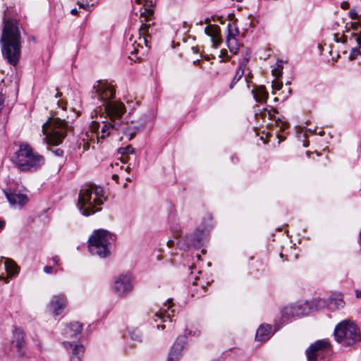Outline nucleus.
Returning a JSON list of instances; mask_svg holds the SVG:
<instances>
[{
	"label": "nucleus",
	"mask_w": 361,
	"mask_h": 361,
	"mask_svg": "<svg viewBox=\"0 0 361 361\" xmlns=\"http://www.w3.org/2000/svg\"><path fill=\"white\" fill-rule=\"evenodd\" d=\"M4 264L5 269L9 276H13L18 273L20 268L13 260L6 259Z\"/></svg>",
	"instance_id": "25"
},
{
	"label": "nucleus",
	"mask_w": 361,
	"mask_h": 361,
	"mask_svg": "<svg viewBox=\"0 0 361 361\" xmlns=\"http://www.w3.org/2000/svg\"><path fill=\"white\" fill-rule=\"evenodd\" d=\"M206 235L207 231L205 228L197 227L190 239V245L197 248L200 247L203 245L204 239Z\"/></svg>",
	"instance_id": "15"
},
{
	"label": "nucleus",
	"mask_w": 361,
	"mask_h": 361,
	"mask_svg": "<svg viewBox=\"0 0 361 361\" xmlns=\"http://www.w3.org/2000/svg\"><path fill=\"white\" fill-rule=\"evenodd\" d=\"M68 124L59 118H49L43 126V133L47 136L49 144L57 145L66 136Z\"/></svg>",
	"instance_id": "6"
},
{
	"label": "nucleus",
	"mask_w": 361,
	"mask_h": 361,
	"mask_svg": "<svg viewBox=\"0 0 361 361\" xmlns=\"http://www.w3.org/2000/svg\"><path fill=\"white\" fill-rule=\"evenodd\" d=\"M341 7L343 9H348L350 7V4L348 1H343L341 4Z\"/></svg>",
	"instance_id": "39"
},
{
	"label": "nucleus",
	"mask_w": 361,
	"mask_h": 361,
	"mask_svg": "<svg viewBox=\"0 0 361 361\" xmlns=\"http://www.w3.org/2000/svg\"><path fill=\"white\" fill-rule=\"evenodd\" d=\"M174 245V242L173 240H169L168 242H167V245L169 247H171L172 246H173Z\"/></svg>",
	"instance_id": "46"
},
{
	"label": "nucleus",
	"mask_w": 361,
	"mask_h": 361,
	"mask_svg": "<svg viewBox=\"0 0 361 361\" xmlns=\"http://www.w3.org/2000/svg\"><path fill=\"white\" fill-rule=\"evenodd\" d=\"M0 279H2V277L0 276Z\"/></svg>",
	"instance_id": "61"
},
{
	"label": "nucleus",
	"mask_w": 361,
	"mask_h": 361,
	"mask_svg": "<svg viewBox=\"0 0 361 361\" xmlns=\"http://www.w3.org/2000/svg\"><path fill=\"white\" fill-rule=\"evenodd\" d=\"M63 345L66 349H72L71 361H81L85 352V348L82 345H73L68 341L63 342Z\"/></svg>",
	"instance_id": "14"
},
{
	"label": "nucleus",
	"mask_w": 361,
	"mask_h": 361,
	"mask_svg": "<svg viewBox=\"0 0 361 361\" xmlns=\"http://www.w3.org/2000/svg\"><path fill=\"white\" fill-rule=\"evenodd\" d=\"M204 32L212 39L220 36V27L218 25H209L204 29Z\"/></svg>",
	"instance_id": "27"
},
{
	"label": "nucleus",
	"mask_w": 361,
	"mask_h": 361,
	"mask_svg": "<svg viewBox=\"0 0 361 361\" xmlns=\"http://www.w3.org/2000/svg\"><path fill=\"white\" fill-rule=\"evenodd\" d=\"M120 159L123 163H126V162H128V161L129 159L128 155H121V157Z\"/></svg>",
	"instance_id": "41"
},
{
	"label": "nucleus",
	"mask_w": 361,
	"mask_h": 361,
	"mask_svg": "<svg viewBox=\"0 0 361 361\" xmlns=\"http://www.w3.org/2000/svg\"><path fill=\"white\" fill-rule=\"evenodd\" d=\"M118 152L121 155H129L135 154V149L131 145H128L126 147L119 148Z\"/></svg>",
	"instance_id": "31"
},
{
	"label": "nucleus",
	"mask_w": 361,
	"mask_h": 361,
	"mask_svg": "<svg viewBox=\"0 0 361 361\" xmlns=\"http://www.w3.org/2000/svg\"><path fill=\"white\" fill-rule=\"evenodd\" d=\"M343 44H345L347 42V37L345 35H343L341 39H340Z\"/></svg>",
	"instance_id": "45"
},
{
	"label": "nucleus",
	"mask_w": 361,
	"mask_h": 361,
	"mask_svg": "<svg viewBox=\"0 0 361 361\" xmlns=\"http://www.w3.org/2000/svg\"><path fill=\"white\" fill-rule=\"evenodd\" d=\"M170 307V305H168L166 309L161 308L159 312L156 313L155 315L165 322V317L171 318V317L174 316V310L169 312Z\"/></svg>",
	"instance_id": "29"
},
{
	"label": "nucleus",
	"mask_w": 361,
	"mask_h": 361,
	"mask_svg": "<svg viewBox=\"0 0 361 361\" xmlns=\"http://www.w3.org/2000/svg\"><path fill=\"white\" fill-rule=\"evenodd\" d=\"M4 104V97L2 94H0V112L1 111Z\"/></svg>",
	"instance_id": "40"
},
{
	"label": "nucleus",
	"mask_w": 361,
	"mask_h": 361,
	"mask_svg": "<svg viewBox=\"0 0 361 361\" xmlns=\"http://www.w3.org/2000/svg\"><path fill=\"white\" fill-rule=\"evenodd\" d=\"M231 27H232V25L231 23H228V33L227 38H226L227 44H228V48L230 49L231 51H232L233 49H234L233 45L236 44V39L235 38V34L233 33V32L231 30Z\"/></svg>",
	"instance_id": "28"
},
{
	"label": "nucleus",
	"mask_w": 361,
	"mask_h": 361,
	"mask_svg": "<svg viewBox=\"0 0 361 361\" xmlns=\"http://www.w3.org/2000/svg\"><path fill=\"white\" fill-rule=\"evenodd\" d=\"M112 178H113L114 180H117L118 179V175H116V174H114V175H113Z\"/></svg>",
	"instance_id": "51"
},
{
	"label": "nucleus",
	"mask_w": 361,
	"mask_h": 361,
	"mask_svg": "<svg viewBox=\"0 0 361 361\" xmlns=\"http://www.w3.org/2000/svg\"><path fill=\"white\" fill-rule=\"evenodd\" d=\"M334 337L342 347L355 349L361 343V329L355 322L344 319L335 326Z\"/></svg>",
	"instance_id": "2"
},
{
	"label": "nucleus",
	"mask_w": 361,
	"mask_h": 361,
	"mask_svg": "<svg viewBox=\"0 0 361 361\" xmlns=\"http://www.w3.org/2000/svg\"><path fill=\"white\" fill-rule=\"evenodd\" d=\"M156 4V0L146 1V4L144 7L141 8L140 17L144 18L145 22H149L151 20V17L154 16V11L152 8Z\"/></svg>",
	"instance_id": "19"
},
{
	"label": "nucleus",
	"mask_w": 361,
	"mask_h": 361,
	"mask_svg": "<svg viewBox=\"0 0 361 361\" xmlns=\"http://www.w3.org/2000/svg\"><path fill=\"white\" fill-rule=\"evenodd\" d=\"M13 161L21 171L36 170L44 163L42 155L35 153L27 144H22L16 152Z\"/></svg>",
	"instance_id": "3"
},
{
	"label": "nucleus",
	"mask_w": 361,
	"mask_h": 361,
	"mask_svg": "<svg viewBox=\"0 0 361 361\" xmlns=\"http://www.w3.org/2000/svg\"><path fill=\"white\" fill-rule=\"evenodd\" d=\"M5 195L8 202L12 205L19 204L23 206L28 201L27 195L24 194L5 192Z\"/></svg>",
	"instance_id": "18"
},
{
	"label": "nucleus",
	"mask_w": 361,
	"mask_h": 361,
	"mask_svg": "<svg viewBox=\"0 0 361 361\" xmlns=\"http://www.w3.org/2000/svg\"><path fill=\"white\" fill-rule=\"evenodd\" d=\"M129 169H130V167H129V166H128V167L126 168V171H129Z\"/></svg>",
	"instance_id": "59"
},
{
	"label": "nucleus",
	"mask_w": 361,
	"mask_h": 361,
	"mask_svg": "<svg viewBox=\"0 0 361 361\" xmlns=\"http://www.w3.org/2000/svg\"><path fill=\"white\" fill-rule=\"evenodd\" d=\"M157 327L158 328L161 327V329L164 330L165 329V325H161V326L158 325Z\"/></svg>",
	"instance_id": "54"
},
{
	"label": "nucleus",
	"mask_w": 361,
	"mask_h": 361,
	"mask_svg": "<svg viewBox=\"0 0 361 361\" xmlns=\"http://www.w3.org/2000/svg\"><path fill=\"white\" fill-rule=\"evenodd\" d=\"M102 196L103 189L101 187L90 186L81 190L78 201V206L81 213L85 216H90L99 211V209H95L94 207L103 203L101 199Z\"/></svg>",
	"instance_id": "4"
},
{
	"label": "nucleus",
	"mask_w": 361,
	"mask_h": 361,
	"mask_svg": "<svg viewBox=\"0 0 361 361\" xmlns=\"http://www.w3.org/2000/svg\"><path fill=\"white\" fill-rule=\"evenodd\" d=\"M306 304L292 305L285 307L282 310V318L288 320L294 317H300L306 314Z\"/></svg>",
	"instance_id": "12"
},
{
	"label": "nucleus",
	"mask_w": 361,
	"mask_h": 361,
	"mask_svg": "<svg viewBox=\"0 0 361 361\" xmlns=\"http://www.w3.org/2000/svg\"><path fill=\"white\" fill-rule=\"evenodd\" d=\"M133 285L131 277L128 275L119 276L114 282V290L120 296L126 295L131 291Z\"/></svg>",
	"instance_id": "10"
},
{
	"label": "nucleus",
	"mask_w": 361,
	"mask_h": 361,
	"mask_svg": "<svg viewBox=\"0 0 361 361\" xmlns=\"http://www.w3.org/2000/svg\"><path fill=\"white\" fill-rule=\"evenodd\" d=\"M271 335V326L269 324H262L257 329L255 338L258 341H265L269 339Z\"/></svg>",
	"instance_id": "21"
},
{
	"label": "nucleus",
	"mask_w": 361,
	"mask_h": 361,
	"mask_svg": "<svg viewBox=\"0 0 361 361\" xmlns=\"http://www.w3.org/2000/svg\"><path fill=\"white\" fill-rule=\"evenodd\" d=\"M254 259H255V257H254V256H251V257H250V260H253Z\"/></svg>",
	"instance_id": "57"
},
{
	"label": "nucleus",
	"mask_w": 361,
	"mask_h": 361,
	"mask_svg": "<svg viewBox=\"0 0 361 361\" xmlns=\"http://www.w3.org/2000/svg\"><path fill=\"white\" fill-rule=\"evenodd\" d=\"M184 337L179 336L173 343L167 361H177L180 352L183 348Z\"/></svg>",
	"instance_id": "16"
},
{
	"label": "nucleus",
	"mask_w": 361,
	"mask_h": 361,
	"mask_svg": "<svg viewBox=\"0 0 361 361\" xmlns=\"http://www.w3.org/2000/svg\"><path fill=\"white\" fill-rule=\"evenodd\" d=\"M44 271L47 274H51L53 271V267L51 266H46L44 267Z\"/></svg>",
	"instance_id": "37"
},
{
	"label": "nucleus",
	"mask_w": 361,
	"mask_h": 361,
	"mask_svg": "<svg viewBox=\"0 0 361 361\" xmlns=\"http://www.w3.org/2000/svg\"><path fill=\"white\" fill-rule=\"evenodd\" d=\"M61 92H58L56 95V97H60L61 96Z\"/></svg>",
	"instance_id": "55"
},
{
	"label": "nucleus",
	"mask_w": 361,
	"mask_h": 361,
	"mask_svg": "<svg viewBox=\"0 0 361 361\" xmlns=\"http://www.w3.org/2000/svg\"><path fill=\"white\" fill-rule=\"evenodd\" d=\"M350 42L353 44H356V46L351 49L349 56L350 60L353 61L356 59L358 55L361 56V51L359 50L361 47V37L357 34H352Z\"/></svg>",
	"instance_id": "20"
},
{
	"label": "nucleus",
	"mask_w": 361,
	"mask_h": 361,
	"mask_svg": "<svg viewBox=\"0 0 361 361\" xmlns=\"http://www.w3.org/2000/svg\"><path fill=\"white\" fill-rule=\"evenodd\" d=\"M3 24L0 39L2 56L9 64L16 66L21 54V35L19 23L15 19L6 18L5 16Z\"/></svg>",
	"instance_id": "1"
},
{
	"label": "nucleus",
	"mask_w": 361,
	"mask_h": 361,
	"mask_svg": "<svg viewBox=\"0 0 361 361\" xmlns=\"http://www.w3.org/2000/svg\"><path fill=\"white\" fill-rule=\"evenodd\" d=\"M66 305V302L65 299L59 296H55L53 300L50 302V306L52 308L53 313L55 315L60 314Z\"/></svg>",
	"instance_id": "22"
},
{
	"label": "nucleus",
	"mask_w": 361,
	"mask_h": 361,
	"mask_svg": "<svg viewBox=\"0 0 361 361\" xmlns=\"http://www.w3.org/2000/svg\"><path fill=\"white\" fill-rule=\"evenodd\" d=\"M52 260L53 262H54V264L56 265H59V257L58 256H55V257H53L52 258Z\"/></svg>",
	"instance_id": "43"
},
{
	"label": "nucleus",
	"mask_w": 361,
	"mask_h": 361,
	"mask_svg": "<svg viewBox=\"0 0 361 361\" xmlns=\"http://www.w3.org/2000/svg\"><path fill=\"white\" fill-rule=\"evenodd\" d=\"M235 34H238L239 33V30H238V27L235 28Z\"/></svg>",
	"instance_id": "56"
},
{
	"label": "nucleus",
	"mask_w": 361,
	"mask_h": 361,
	"mask_svg": "<svg viewBox=\"0 0 361 361\" xmlns=\"http://www.w3.org/2000/svg\"><path fill=\"white\" fill-rule=\"evenodd\" d=\"M133 121L131 123L117 122L116 130L122 132L124 135L129 136V140H132L137 131V128L133 126Z\"/></svg>",
	"instance_id": "17"
},
{
	"label": "nucleus",
	"mask_w": 361,
	"mask_h": 361,
	"mask_svg": "<svg viewBox=\"0 0 361 361\" xmlns=\"http://www.w3.org/2000/svg\"><path fill=\"white\" fill-rule=\"evenodd\" d=\"M329 307L331 309H339L342 308L345 305V302L341 298H331L329 299Z\"/></svg>",
	"instance_id": "30"
},
{
	"label": "nucleus",
	"mask_w": 361,
	"mask_h": 361,
	"mask_svg": "<svg viewBox=\"0 0 361 361\" xmlns=\"http://www.w3.org/2000/svg\"><path fill=\"white\" fill-rule=\"evenodd\" d=\"M238 2H240L242 0H236Z\"/></svg>",
	"instance_id": "60"
},
{
	"label": "nucleus",
	"mask_w": 361,
	"mask_h": 361,
	"mask_svg": "<svg viewBox=\"0 0 361 361\" xmlns=\"http://www.w3.org/2000/svg\"><path fill=\"white\" fill-rule=\"evenodd\" d=\"M338 33L334 34V39L336 42H339L341 41L340 39L338 38Z\"/></svg>",
	"instance_id": "48"
},
{
	"label": "nucleus",
	"mask_w": 361,
	"mask_h": 361,
	"mask_svg": "<svg viewBox=\"0 0 361 361\" xmlns=\"http://www.w3.org/2000/svg\"><path fill=\"white\" fill-rule=\"evenodd\" d=\"M54 154L58 157H63V151L61 148H57L55 150L52 151Z\"/></svg>",
	"instance_id": "35"
},
{
	"label": "nucleus",
	"mask_w": 361,
	"mask_h": 361,
	"mask_svg": "<svg viewBox=\"0 0 361 361\" xmlns=\"http://www.w3.org/2000/svg\"><path fill=\"white\" fill-rule=\"evenodd\" d=\"M355 295H356V297L357 298H361V290H355Z\"/></svg>",
	"instance_id": "47"
},
{
	"label": "nucleus",
	"mask_w": 361,
	"mask_h": 361,
	"mask_svg": "<svg viewBox=\"0 0 361 361\" xmlns=\"http://www.w3.org/2000/svg\"><path fill=\"white\" fill-rule=\"evenodd\" d=\"M252 93L257 102L264 103L268 99L269 94L264 86H259L253 89Z\"/></svg>",
	"instance_id": "23"
},
{
	"label": "nucleus",
	"mask_w": 361,
	"mask_h": 361,
	"mask_svg": "<svg viewBox=\"0 0 361 361\" xmlns=\"http://www.w3.org/2000/svg\"><path fill=\"white\" fill-rule=\"evenodd\" d=\"M273 88H275L276 90H280L282 87V85L281 84H279V83H277V82H273Z\"/></svg>",
	"instance_id": "42"
},
{
	"label": "nucleus",
	"mask_w": 361,
	"mask_h": 361,
	"mask_svg": "<svg viewBox=\"0 0 361 361\" xmlns=\"http://www.w3.org/2000/svg\"><path fill=\"white\" fill-rule=\"evenodd\" d=\"M350 16L353 20L359 19L358 13L356 11H355L354 10H351L350 11Z\"/></svg>",
	"instance_id": "34"
},
{
	"label": "nucleus",
	"mask_w": 361,
	"mask_h": 361,
	"mask_svg": "<svg viewBox=\"0 0 361 361\" xmlns=\"http://www.w3.org/2000/svg\"><path fill=\"white\" fill-rule=\"evenodd\" d=\"M5 226V221H0V229L3 228Z\"/></svg>",
	"instance_id": "50"
},
{
	"label": "nucleus",
	"mask_w": 361,
	"mask_h": 361,
	"mask_svg": "<svg viewBox=\"0 0 361 361\" xmlns=\"http://www.w3.org/2000/svg\"><path fill=\"white\" fill-rule=\"evenodd\" d=\"M77 4L79 6L80 8H85L88 10L90 8V4L89 2L86 3H81L80 1L77 2Z\"/></svg>",
	"instance_id": "33"
},
{
	"label": "nucleus",
	"mask_w": 361,
	"mask_h": 361,
	"mask_svg": "<svg viewBox=\"0 0 361 361\" xmlns=\"http://www.w3.org/2000/svg\"><path fill=\"white\" fill-rule=\"evenodd\" d=\"M114 240L115 236L106 230L94 231L88 240L89 250L92 255L106 257L111 253L109 245Z\"/></svg>",
	"instance_id": "5"
},
{
	"label": "nucleus",
	"mask_w": 361,
	"mask_h": 361,
	"mask_svg": "<svg viewBox=\"0 0 361 361\" xmlns=\"http://www.w3.org/2000/svg\"><path fill=\"white\" fill-rule=\"evenodd\" d=\"M192 49L193 50V51L195 53H197L198 52V49L197 48H195V47H192Z\"/></svg>",
	"instance_id": "53"
},
{
	"label": "nucleus",
	"mask_w": 361,
	"mask_h": 361,
	"mask_svg": "<svg viewBox=\"0 0 361 361\" xmlns=\"http://www.w3.org/2000/svg\"><path fill=\"white\" fill-rule=\"evenodd\" d=\"M82 329V324L78 322H71L66 329V334H69L71 337H76L80 334Z\"/></svg>",
	"instance_id": "24"
},
{
	"label": "nucleus",
	"mask_w": 361,
	"mask_h": 361,
	"mask_svg": "<svg viewBox=\"0 0 361 361\" xmlns=\"http://www.w3.org/2000/svg\"><path fill=\"white\" fill-rule=\"evenodd\" d=\"M212 42L213 43L214 47L215 48H217L220 45V44L221 43V37L219 36L218 37L212 38Z\"/></svg>",
	"instance_id": "32"
},
{
	"label": "nucleus",
	"mask_w": 361,
	"mask_h": 361,
	"mask_svg": "<svg viewBox=\"0 0 361 361\" xmlns=\"http://www.w3.org/2000/svg\"><path fill=\"white\" fill-rule=\"evenodd\" d=\"M71 13L73 15H77L78 14V10L76 8H73L71 10Z\"/></svg>",
	"instance_id": "49"
},
{
	"label": "nucleus",
	"mask_w": 361,
	"mask_h": 361,
	"mask_svg": "<svg viewBox=\"0 0 361 361\" xmlns=\"http://www.w3.org/2000/svg\"><path fill=\"white\" fill-rule=\"evenodd\" d=\"M361 37V30L359 31V33H357Z\"/></svg>",
	"instance_id": "58"
},
{
	"label": "nucleus",
	"mask_w": 361,
	"mask_h": 361,
	"mask_svg": "<svg viewBox=\"0 0 361 361\" xmlns=\"http://www.w3.org/2000/svg\"><path fill=\"white\" fill-rule=\"evenodd\" d=\"M93 88L95 90V92L97 94L98 97L105 102V106L107 103L111 102L109 100L115 97V89L106 81L98 80L97 84L94 85ZM114 102H116V101ZM117 103L121 102H117Z\"/></svg>",
	"instance_id": "8"
},
{
	"label": "nucleus",
	"mask_w": 361,
	"mask_h": 361,
	"mask_svg": "<svg viewBox=\"0 0 361 361\" xmlns=\"http://www.w3.org/2000/svg\"><path fill=\"white\" fill-rule=\"evenodd\" d=\"M331 347L329 340H319L306 350V356L309 361L316 360L318 353Z\"/></svg>",
	"instance_id": "11"
},
{
	"label": "nucleus",
	"mask_w": 361,
	"mask_h": 361,
	"mask_svg": "<svg viewBox=\"0 0 361 361\" xmlns=\"http://www.w3.org/2000/svg\"><path fill=\"white\" fill-rule=\"evenodd\" d=\"M149 27L150 24H146L142 22L138 32V41L133 40V36L130 38L131 43L128 44V47L131 54L137 53L138 48H143V45L147 46V37L148 36L147 32Z\"/></svg>",
	"instance_id": "9"
},
{
	"label": "nucleus",
	"mask_w": 361,
	"mask_h": 361,
	"mask_svg": "<svg viewBox=\"0 0 361 361\" xmlns=\"http://www.w3.org/2000/svg\"><path fill=\"white\" fill-rule=\"evenodd\" d=\"M13 341L16 343V346L19 355L21 357L25 356V334L20 328H16L13 331Z\"/></svg>",
	"instance_id": "13"
},
{
	"label": "nucleus",
	"mask_w": 361,
	"mask_h": 361,
	"mask_svg": "<svg viewBox=\"0 0 361 361\" xmlns=\"http://www.w3.org/2000/svg\"><path fill=\"white\" fill-rule=\"evenodd\" d=\"M105 111L109 116V122H104L101 129L102 139H104L114 130H116L117 122L116 119H119L126 112V107L123 103L109 102L104 106Z\"/></svg>",
	"instance_id": "7"
},
{
	"label": "nucleus",
	"mask_w": 361,
	"mask_h": 361,
	"mask_svg": "<svg viewBox=\"0 0 361 361\" xmlns=\"http://www.w3.org/2000/svg\"><path fill=\"white\" fill-rule=\"evenodd\" d=\"M351 27H353V30H357L359 25L357 23H353L352 25H351Z\"/></svg>",
	"instance_id": "44"
},
{
	"label": "nucleus",
	"mask_w": 361,
	"mask_h": 361,
	"mask_svg": "<svg viewBox=\"0 0 361 361\" xmlns=\"http://www.w3.org/2000/svg\"><path fill=\"white\" fill-rule=\"evenodd\" d=\"M248 61V58L244 59V63L240 65L235 76L233 78L231 83L230 84V88L232 89L234 87V85L240 80V79L243 76L245 72V67L246 66V63Z\"/></svg>",
	"instance_id": "26"
},
{
	"label": "nucleus",
	"mask_w": 361,
	"mask_h": 361,
	"mask_svg": "<svg viewBox=\"0 0 361 361\" xmlns=\"http://www.w3.org/2000/svg\"><path fill=\"white\" fill-rule=\"evenodd\" d=\"M99 126V123L95 122V121H94L92 124V126Z\"/></svg>",
	"instance_id": "52"
},
{
	"label": "nucleus",
	"mask_w": 361,
	"mask_h": 361,
	"mask_svg": "<svg viewBox=\"0 0 361 361\" xmlns=\"http://www.w3.org/2000/svg\"><path fill=\"white\" fill-rule=\"evenodd\" d=\"M264 110L265 113L267 112L269 118H272L274 116V114L276 112V111L275 109L269 111V110H267V109H264Z\"/></svg>",
	"instance_id": "36"
},
{
	"label": "nucleus",
	"mask_w": 361,
	"mask_h": 361,
	"mask_svg": "<svg viewBox=\"0 0 361 361\" xmlns=\"http://www.w3.org/2000/svg\"><path fill=\"white\" fill-rule=\"evenodd\" d=\"M272 74L276 78H279L281 75V72L279 69H274L272 70Z\"/></svg>",
	"instance_id": "38"
}]
</instances>
